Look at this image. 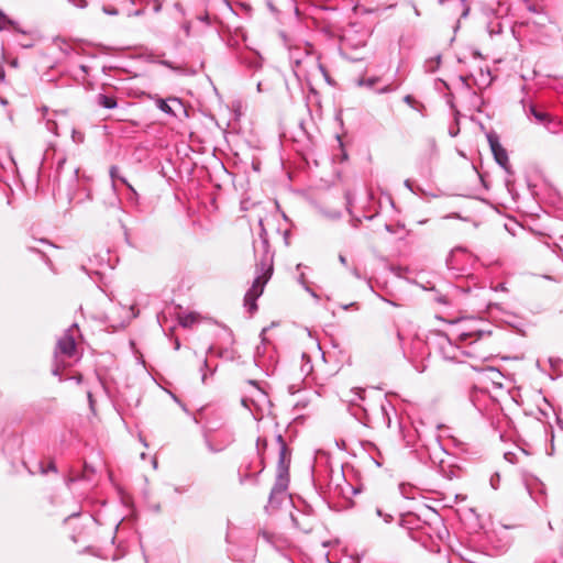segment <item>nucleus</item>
<instances>
[{
    "label": "nucleus",
    "mask_w": 563,
    "mask_h": 563,
    "mask_svg": "<svg viewBox=\"0 0 563 563\" xmlns=\"http://www.w3.org/2000/svg\"><path fill=\"white\" fill-rule=\"evenodd\" d=\"M258 225V240L253 242L254 254L257 260L255 264V278L244 296V306L250 313H254L257 310L256 300L262 296L265 285L271 279L274 271V254L271 252L267 232L262 219H260Z\"/></svg>",
    "instance_id": "obj_1"
},
{
    "label": "nucleus",
    "mask_w": 563,
    "mask_h": 563,
    "mask_svg": "<svg viewBox=\"0 0 563 563\" xmlns=\"http://www.w3.org/2000/svg\"><path fill=\"white\" fill-rule=\"evenodd\" d=\"M308 109H310V98H308ZM311 113V110H309ZM316 130L314 121L312 115L310 114L309 120L301 121L299 124V132L296 136V141L298 143H302V146L300 148L301 155L303 158L309 162L312 161L314 164H317V159L314 158V135L313 132Z\"/></svg>",
    "instance_id": "obj_2"
},
{
    "label": "nucleus",
    "mask_w": 563,
    "mask_h": 563,
    "mask_svg": "<svg viewBox=\"0 0 563 563\" xmlns=\"http://www.w3.org/2000/svg\"><path fill=\"white\" fill-rule=\"evenodd\" d=\"M77 331V324H73L68 328L65 333L58 339L55 347V366L52 371L53 375L60 376L59 358L71 357L76 352L75 332Z\"/></svg>",
    "instance_id": "obj_3"
},
{
    "label": "nucleus",
    "mask_w": 563,
    "mask_h": 563,
    "mask_svg": "<svg viewBox=\"0 0 563 563\" xmlns=\"http://www.w3.org/2000/svg\"><path fill=\"white\" fill-rule=\"evenodd\" d=\"M289 485V477L276 476L275 484L271 490L268 497V504L265 507L266 510L277 509L284 499L286 498V493Z\"/></svg>",
    "instance_id": "obj_4"
},
{
    "label": "nucleus",
    "mask_w": 563,
    "mask_h": 563,
    "mask_svg": "<svg viewBox=\"0 0 563 563\" xmlns=\"http://www.w3.org/2000/svg\"><path fill=\"white\" fill-rule=\"evenodd\" d=\"M486 137L496 163L507 173H510L508 154L507 151L501 146L497 133L490 131L486 134Z\"/></svg>",
    "instance_id": "obj_5"
},
{
    "label": "nucleus",
    "mask_w": 563,
    "mask_h": 563,
    "mask_svg": "<svg viewBox=\"0 0 563 563\" xmlns=\"http://www.w3.org/2000/svg\"><path fill=\"white\" fill-rule=\"evenodd\" d=\"M276 442L278 445V462L276 467V476L289 477L291 452L288 449L282 434L276 435Z\"/></svg>",
    "instance_id": "obj_6"
},
{
    "label": "nucleus",
    "mask_w": 563,
    "mask_h": 563,
    "mask_svg": "<svg viewBox=\"0 0 563 563\" xmlns=\"http://www.w3.org/2000/svg\"><path fill=\"white\" fill-rule=\"evenodd\" d=\"M297 272V282L303 287V289L308 294L316 298L317 292L313 288V280L311 279V277L313 276V268L302 264H298Z\"/></svg>",
    "instance_id": "obj_7"
},
{
    "label": "nucleus",
    "mask_w": 563,
    "mask_h": 563,
    "mask_svg": "<svg viewBox=\"0 0 563 563\" xmlns=\"http://www.w3.org/2000/svg\"><path fill=\"white\" fill-rule=\"evenodd\" d=\"M538 124L543 125L550 133H558L561 129V121L544 110H539L534 117Z\"/></svg>",
    "instance_id": "obj_8"
},
{
    "label": "nucleus",
    "mask_w": 563,
    "mask_h": 563,
    "mask_svg": "<svg viewBox=\"0 0 563 563\" xmlns=\"http://www.w3.org/2000/svg\"><path fill=\"white\" fill-rule=\"evenodd\" d=\"M291 520L295 526L301 529L303 532L309 533L314 528V520L310 516L299 512L298 515H291Z\"/></svg>",
    "instance_id": "obj_9"
},
{
    "label": "nucleus",
    "mask_w": 563,
    "mask_h": 563,
    "mask_svg": "<svg viewBox=\"0 0 563 563\" xmlns=\"http://www.w3.org/2000/svg\"><path fill=\"white\" fill-rule=\"evenodd\" d=\"M318 10H319V24H320L321 22H325L328 20L325 16L322 15V13L329 12L330 9L325 8V7H321L319 4ZM331 13L334 14V15H338V13H336V11L334 9H331ZM319 31H322L328 36H334L338 33V29L334 27V25L332 23L331 24H324L322 26L319 25Z\"/></svg>",
    "instance_id": "obj_10"
},
{
    "label": "nucleus",
    "mask_w": 563,
    "mask_h": 563,
    "mask_svg": "<svg viewBox=\"0 0 563 563\" xmlns=\"http://www.w3.org/2000/svg\"><path fill=\"white\" fill-rule=\"evenodd\" d=\"M12 29L14 32L25 34L26 32L20 27L18 22L8 18L4 12L0 9V31Z\"/></svg>",
    "instance_id": "obj_11"
},
{
    "label": "nucleus",
    "mask_w": 563,
    "mask_h": 563,
    "mask_svg": "<svg viewBox=\"0 0 563 563\" xmlns=\"http://www.w3.org/2000/svg\"><path fill=\"white\" fill-rule=\"evenodd\" d=\"M96 102L98 106L106 108V109H114L118 106L115 97L107 96L103 93H99L96 97Z\"/></svg>",
    "instance_id": "obj_12"
},
{
    "label": "nucleus",
    "mask_w": 563,
    "mask_h": 563,
    "mask_svg": "<svg viewBox=\"0 0 563 563\" xmlns=\"http://www.w3.org/2000/svg\"><path fill=\"white\" fill-rule=\"evenodd\" d=\"M349 391L352 395V397L345 398V401L349 402L350 406L361 407L358 401L364 400V389L355 388V389H350Z\"/></svg>",
    "instance_id": "obj_13"
},
{
    "label": "nucleus",
    "mask_w": 563,
    "mask_h": 563,
    "mask_svg": "<svg viewBox=\"0 0 563 563\" xmlns=\"http://www.w3.org/2000/svg\"><path fill=\"white\" fill-rule=\"evenodd\" d=\"M155 104L156 107L163 111L164 113L168 114V115H172V117H175L176 113L175 111L172 109V107L168 104V100H164L162 98H156L155 99Z\"/></svg>",
    "instance_id": "obj_14"
},
{
    "label": "nucleus",
    "mask_w": 563,
    "mask_h": 563,
    "mask_svg": "<svg viewBox=\"0 0 563 563\" xmlns=\"http://www.w3.org/2000/svg\"><path fill=\"white\" fill-rule=\"evenodd\" d=\"M302 365H301V372L305 373L306 375H309L312 373V369H313V365L311 363V358L308 354L306 353H302Z\"/></svg>",
    "instance_id": "obj_15"
},
{
    "label": "nucleus",
    "mask_w": 563,
    "mask_h": 563,
    "mask_svg": "<svg viewBox=\"0 0 563 563\" xmlns=\"http://www.w3.org/2000/svg\"><path fill=\"white\" fill-rule=\"evenodd\" d=\"M196 322V316L194 313H188L185 316H181L179 318V323L184 328L191 327Z\"/></svg>",
    "instance_id": "obj_16"
},
{
    "label": "nucleus",
    "mask_w": 563,
    "mask_h": 563,
    "mask_svg": "<svg viewBox=\"0 0 563 563\" xmlns=\"http://www.w3.org/2000/svg\"><path fill=\"white\" fill-rule=\"evenodd\" d=\"M440 63H441V56L438 55L435 58H432L426 63V68L428 71L434 73L439 68Z\"/></svg>",
    "instance_id": "obj_17"
},
{
    "label": "nucleus",
    "mask_w": 563,
    "mask_h": 563,
    "mask_svg": "<svg viewBox=\"0 0 563 563\" xmlns=\"http://www.w3.org/2000/svg\"><path fill=\"white\" fill-rule=\"evenodd\" d=\"M205 441L208 450L212 453H218L223 450V446H214L208 433H205Z\"/></svg>",
    "instance_id": "obj_18"
},
{
    "label": "nucleus",
    "mask_w": 563,
    "mask_h": 563,
    "mask_svg": "<svg viewBox=\"0 0 563 563\" xmlns=\"http://www.w3.org/2000/svg\"><path fill=\"white\" fill-rule=\"evenodd\" d=\"M377 78L376 77H372V78H367V79H360L358 80V85L360 86H367L369 88L374 87L375 84L377 82Z\"/></svg>",
    "instance_id": "obj_19"
},
{
    "label": "nucleus",
    "mask_w": 563,
    "mask_h": 563,
    "mask_svg": "<svg viewBox=\"0 0 563 563\" xmlns=\"http://www.w3.org/2000/svg\"><path fill=\"white\" fill-rule=\"evenodd\" d=\"M266 446H267L266 439L258 438L257 442H256V449H257V452L260 455H262V452L266 449Z\"/></svg>",
    "instance_id": "obj_20"
},
{
    "label": "nucleus",
    "mask_w": 563,
    "mask_h": 563,
    "mask_svg": "<svg viewBox=\"0 0 563 563\" xmlns=\"http://www.w3.org/2000/svg\"><path fill=\"white\" fill-rule=\"evenodd\" d=\"M319 497H322V499L330 506V497L327 495V492L323 490L321 483L319 482Z\"/></svg>",
    "instance_id": "obj_21"
},
{
    "label": "nucleus",
    "mask_w": 563,
    "mask_h": 563,
    "mask_svg": "<svg viewBox=\"0 0 563 563\" xmlns=\"http://www.w3.org/2000/svg\"><path fill=\"white\" fill-rule=\"evenodd\" d=\"M110 177L113 183L119 179L120 175H119V168L117 166H111Z\"/></svg>",
    "instance_id": "obj_22"
},
{
    "label": "nucleus",
    "mask_w": 563,
    "mask_h": 563,
    "mask_svg": "<svg viewBox=\"0 0 563 563\" xmlns=\"http://www.w3.org/2000/svg\"><path fill=\"white\" fill-rule=\"evenodd\" d=\"M319 71H321L322 76L324 77L325 81L329 85H333L332 79L330 78L328 71L322 67V65L319 64Z\"/></svg>",
    "instance_id": "obj_23"
},
{
    "label": "nucleus",
    "mask_w": 563,
    "mask_h": 563,
    "mask_svg": "<svg viewBox=\"0 0 563 563\" xmlns=\"http://www.w3.org/2000/svg\"><path fill=\"white\" fill-rule=\"evenodd\" d=\"M540 109H538L534 104H531L527 111V115L530 118V117H536V114L538 113Z\"/></svg>",
    "instance_id": "obj_24"
},
{
    "label": "nucleus",
    "mask_w": 563,
    "mask_h": 563,
    "mask_svg": "<svg viewBox=\"0 0 563 563\" xmlns=\"http://www.w3.org/2000/svg\"><path fill=\"white\" fill-rule=\"evenodd\" d=\"M388 408H391L390 402L384 401L380 404V410L385 416H388Z\"/></svg>",
    "instance_id": "obj_25"
},
{
    "label": "nucleus",
    "mask_w": 563,
    "mask_h": 563,
    "mask_svg": "<svg viewBox=\"0 0 563 563\" xmlns=\"http://www.w3.org/2000/svg\"><path fill=\"white\" fill-rule=\"evenodd\" d=\"M122 184H124L131 191L135 192V190L133 189V187L128 183L126 178L123 177V176H120L119 179Z\"/></svg>",
    "instance_id": "obj_26"
},
{
    "label": "nucleus",
    "mask_w": 563,
    "mask_h": 563,
    "mask_svg": "<svg viewBox=\"0 0 563 563\" xmlns=\"http://www.w3.org/2000/svg\"><path fill=\"white\" fill-rule=\"evenodd\" d=\"M377 515L379 517H383L385 522H389L393 519V517L390 515H385L384 516L380 509H377Z\"/></svg>",
    "instance_id": "obj_27"
},
{
    "label": "nucleus",
    "mask_w": 563,
    "mask_h": 563,
    "mask_svg": "<svg viewBox=\"0 0 563 563\" xmlns=\"http://www.w3.org/2000/svg\"><path fill=\"white\" fill-rule=\"evenodd\" d=\"M87 397H88L89 406H90L91 410H93V404H95V401H93V397H92L91 391H88V393H87Z\"/></svg>",
    "instance_id": "obj_28"
},
{
    "label": "nucleus",
    "mask_w": 563,
    "mask_h": 563,
    "mask_svg": "<svg viewBox=\"0 0 563 563\" xmlns=\"http://www.w3.org/2000/svg\"><path fill=\"white\" fill-rule=\"evenodd\" d=\"M87 397H88L89 406H90L91 410H93V404H95V401H93V397H92L91 391H88V393H87Z\"/></svg>",
    "instance_id": "obj_29"
},
{
    "label": "nucleus",
    "mask_w": 563,
    "mask_h": 563,
    "mask_svg": "<svg viewBox=\"0 0 563 563\" xmlns=\"http://www.w3.org/2000/svg\"><path fill=\"white\" fill-rule=\"evenodd\" d=\"M323 555H324L325 563H335L333 558H331L330 552H325Z\"/></svg>",
    "instance_id": "obj_30"
},
{
    "label": "nucleus",
    "mask_w": 563,
    "mask_h": 563,
    "mask_svg": "<svg viewBox=\"0 0 563 563\" xmlns=\"http://www.w3.org/2000/svg\"><path fill=\"white\" fill-rule=\"evenodd\" d=\"M404 185H405V187H406L407 189H409L411 192H415L413 187H412V183H411L409 179H406V180L404 181Z\"/></svg>",
    "instance_id": "obj_31"
},
{
    "label": "nucleus",
    "mask_w": 563,
    "mask_h": 563,
    "mask_svg": "<svg viewBox=\"0 0 563 563\" xmlns=\"http://www.w3.org/2000/svg\"><path fill=\"white\" fill-rule=\"evenodd\" d=\"M5 79V71L3 66L0 64V82H3Z\"/></svg>",
    "instance_id": "obj_32"
},
{
    "label": "nucleus",
    "mask_w": 563,
    "mask_h": 563,
    "mask_svg": "<svg viewBox=\"0 0 563 563\" xmlns=\"http://www.w3.org/2000/svg\"><path fill=\"white\" fill-rule=\"evenodd\" d=\"M351 273H352L356 278H358V279H361V278H362V275H361L360 271H358L356 267H353V268L351 269Z\"/></svg>",
    "instance_id": "obj_33"
},
{
    "label": "nucleus",
    "mask_w": 563,
    "mask_h": 563,
    "mask_svg": "<svg viewBox=\"0 0 563 563\" xmlns=\"http://www.w3.org/2000/svg\"><path fill=\"white\" fill-rule=\"evenodd\" d=\"M161 64H162V65H164V66H166V67H168V68H172V69H174V70L178 69L177 67H174V66L172 65V63H170V62H168V60H162V62H161Z\"/></svg>",
    "instance_id": "obj_34"
},
{
    "label": "nucleus",
    "mask_w": 563,
    "mask_h": 563,
    "mask_svg": "<svg viewBox=\"0 0 563 563\" xmlns=\"http://www.w3.org/2000/svg\"><path fill=\"white\" fill-rule=\"evenodd\" d=\"M151 510L154 511V512H159L161 511V505L159 504H154L151 506Z\"/></svg>",
    "instance_id": "obj_35"
},
{
    "label": "nucleus",
    "mask_w": 563,
    "mask_h": 563,
    "mask_svg": "<svg viewBox=\"0 0 563 563\" xmlns=\"http://www.w3.org/2000/svg\"><path fill=\"white\" fill-rule=\"evenodd\" d=\"M103 10H104L106 13H108L110 15L118 14V10H115V9L109 10V9L104 8Z\"/></svg>",
    "instance_id": "obj_36"
},
{
    "label": "nucleus",
    "mask_w": 563,
    "mask_h": 563,
    "mask_svg": "<svg viewBox=\"0 0 563 563\" xmlns=\"http://www.w3.org/2000/svg\"><path fill=\"white\" fill-rule=\"evenodd\" d=\"M339 261L341 264L346 265V257L342 254L339 255Z\"/></svg>",
    "instance_id": "obj_37"
},
{
    "label": "nucleus",
    "mask_w": 563,
    "mask_h": 563,
    "mask_svg": "<svg viewBox=\"0 0 563 563\" xmlns=\"http://www.w3.org/2000/svg\"><path fill=\"white\" fill-rule=\"evenodd\" d=\"M48 471L56 472V466L54 463H49Z\"/></svg>",
    "instance_id": "obj_38"
},
{
    "label": "nucleus",
    "mask_w": 563,
    "mask_h": 563,
    "mask_svg": "<svg viewBox=\"0 0 563 563\" xmlns=\"http://www.w3.org/2000/svg\"><path fill=\"white\" fill-rule=\"evenodd\" d=\"M495 483H497V479H495V477L493 476L492 479H490V484H492L493 488L496 489L497 485Z\"/></svg>",
    "instance_id": "obj_39"
},
{
    "label": "nucleus",
    "mask_w": 563,
    "mask_h": 563,
    "mask_svg": "<svg viewBox=\"0 0 563 563\" xmlns=\"http://www.w3.org/2000/svg\"><path fill=\"white\" fill-rule=\"evenodd\" d=\"M495 483H497V479H495V477L493 476L492 479H490V484H492L493 488L496 489L497 485Z\"/></svg>",
    "instance_id": "obj_40"
},
{
    "label": "nucleus",
    "mask_w": 563,
    "mask_h": 563,
    "mask_svg": "<svg viewBox=\"0 0 563 563\" xmlns=\"http://www.w3.org/2000/svg\"><path fill=\"white\" fill-rule=\"evenodd\" d=\"M207 367H208V361H207V358H205V360L202 361V367H201V371H203V369H205V368H207Z\"/></svg>",
    "instance_id": "obj_41"
},
{
    "label": "nucleus",
    "mask_w": 563,
    "mask_h": 563,
    "mask_svg": "<svg viewBox=\"0 0 563 563\" xmlns=\"http://www.w3.org/2000/svg\"><path fill=\"white\" fill-rule=\"evenodd\" d=\"M404 100L405 102L410 103L412 101V97L408 95L404 98Z\"/></svg>",
    "instance_id": "obj_42"
},
{
    "label": "nucleus",
    "mask_w": 563,
    "mask_h": 563,
    "mask_svg": "<svg viewBox=\"0 0 563 563\" xmlns=\"http://www.w3.org/2000/svg\"><path fill=\"white\" fill-rule=\"evenodd\" d=\"M309 88H310V92L312 95H316L317 93V90L314 89V87L309 82Z\"/></svg>",
    "instance_id": "obj_43"
},
{
    "label": "nucleus",
    "mask_w": 563,
    "mask_h": 563,
    "mask_svg": "<svg viewBox=\"0 0 563 563\" xmlns=\"http://www.w3.org/2000/svg\"><path fill=\"white\" fill-rule=\"evenodd\" d=\"M317 462V450L313 453V463ZM314 470V464H312V471Z\"/></svg>",
    "instance_id": "obj_44"
},
{
    "label": "nucleus",
    "mask_w": 563,
    "mask_h": 563,
    "mask_svg": "<svg viewBox=\"0 0 563 563\" xmlns=\"http://www.w3.org/2000/svg\"><path fill=\"white\" fill-rule=\"evenodd\" d=\"M201 380H202V383H206V380H207V374L205 372H202Z\"/></svg>",
    "instance_id": "obj_45"
},
{
    "label": "nucleus",
    "mask_w": 563,
    "mask_h": 563,
    "mask_svg": "<svg viewBox=\"0 0 563 563\" xmlns=\"http://www.w3.org/2000/svg\"><path fill=\"white\" fill-rule=\"evenodd\" d=\"M169 101H173V102H176V103L180 104V101L177 98H170Z\"/></svg>",
    "instance_id": "obj_46"
},
{
    "label": "nucleus",
    "mask_w": 563,
    "mask_h": 563,
    "mask_svg": "<svg viewBox=\"0 0 563 563\" xmlns=\"http://www.w3.org/2000/svg\"><path fill=\"white\" fill-rule=\"evenodd\" d=\"M64 163H65V159H62V161L58 163V167H57V169H59Z\"/></svg>",
    "instance_id": "obj_47"
},
{
    "label": "nucleus",
    "mask_w": 563,
    "mask_h": 563,
    "mask_svg": "<svg viewBox=\"0 0 563 563\" xmlns=\"http://www.w3.org/2000/svg\"><path fill=\"white\" fill-rule=\"evenodd\" d=\"M321 358H322V361H323V362H327V360H325V353H324V352H322V353H321Z\"/></svg>",
    "instance_id": "obj_48"
},
{
    "label": "nucleus",
    "mask_w": 563,
    "mask_h": 563,
    "mask_svg": "<svg viewBox=\"0 0 563 563\" xmlns=\"http://www.w3.org/2000/svg\"><path fill=\"white\" fill-rule=\"evenodd\" d=\"M387 91H388V88H387V87H385V88H383V89H380V90H379V92H387Z\"/></svg>",
    "instance_id": "obj_49"
},
{
    "label": "nucleus",
    "mask_w": 563,
    "mask_h": 563,
    "mask_svg": "<svg viewBox=\"0 0 563 563\" xmlns=\"http://www.w3.org/2000/svg\"><path fill=\"white\" fill-rule=\"evenodd\" d=\"M329 544H330V542H328V541H327V542H322V545H323L324 548H328V547H329Z\"/></svg>",
    "instance_id": "obj_50"
},
{
    "label": "nucleus",
    "mask_w": 563,
    "mask_h": 563,
    "mask_svg": "<svg viewBox=\"0 0 563 563\" xmlns=\"http://www.w3.org/2000/svg\"><path fill=\"white\" fill-rule=\"evenodd\" d=\"M179 346H180L179 342H178V341H176V343H175V347L178 350V349H179Z\"/></svg>",
    "instance_id": "obj_51"
},
{
    "label": "nucleus",
    "mask_w": 563,
    "mask_h": 563,
    "mask_svg": "<svg viewBox=\"0 0 563 563\" xmlns=\"http://www.w3.org/2000/svg\"><path fill=\"white\" fill-rule=\"evenodd\" d=\"M258 393H260V396L263 398V396L265 395L264 391H262L260 388H258Z\"/></svg>",
    "instance_id": "obj_52"
},
{
    "label": "nucleus",
    "mask_w": 563,
    "mask_h": 563,
    "mask_svg": "<svg viewBox=\"0 0 563 563\" xmlns=\"http://www.w3.org/2000/svg\"><path fill=\"white\" fill-rule=\"evenodd\" d=\"M306 330H307V332H308V335H309V336H312V332H311V330H309V329H306Z\"/></svg>",
    "instance_id": "obj_53"
},
{
    "label": "nucleus",
    "mask_w": 563,
    "mask_h": 563,
    "mask_svg": "<svg viewBox=\"0 0 563 563\" xmlns=\"http://www.w3.org/2000/svg\"><path fill=\"white\" fill-rule=\"evenodd\" d=\"M336 140L339 141L340 145L342 146V142L340 140V136H336Z\"/></svg>",
    "instance_id": "obj_54"
},
{
    "label": "nucleus",
    "mask_w": 563,
    "mask_h": 563,
    "mask_svg": "<svg viewBox=\"0 0 563 563\" xmlns=\"http://www.w3.org/2000/svg\"><path fill=\"white\" fill-rule=\"evenodd\" d=\"M439 301L446 303V301L443 298H440Z\"/></svg>",
    "instance_id": "obj_55"
}]
</instances>
